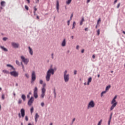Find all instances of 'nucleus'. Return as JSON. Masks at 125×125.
Segmentation results:
<instances>
[{
    "mask_svg": "<svg viewBox=\"0 0 125 125\" xmlns=\"http://www.w3.org/2000/svg\"><path fill=\"white\" fill-rule=\"evenodd\" d=\"M88 28H85V31H87V30H88Z\"/></svg>",
    "mask_w": 125,
    "mask_h": 125,
    "instance_id": "338daca9",
    "label": "nucleus"
},
{
    "mask_svg": "<svg viewBox=\"0 0 125 125\" xmlns=\"http://www.w3.org/2000/svg\"><path fill=\"white\" fill-rule=\"evenodd\" d=\"M70 21H71V20L68 21H67V25H68V26H69L70 25Z\"/></svg>",
    "mask_w": 125,
    "mask_h": 125,
    "instance_id": "a18cd8bd",
    "label": "nucleus"
},
{
    "mask_svg": "<svg viewBox=\"0 0 125 125\" xmlns=\"http://www.w3.org/2000/svg\"><path fill=\"white\" fill-rule=\"evenodd\" d=\"M62 46H66V39H64L62 42Z\"/></svg>",
    "mask_w": 125,
    "mask_h": 125,
    "instance_id": "f8f14e48",
    "label": "nucleus"
},
{
    "mask_svg": "<svg viewBox=\"0 0 125 125\" xmlns=\"http://www.w3.org/2000/svg\"><path fill=\"white\" fill-rule=\"evenodd\" d=\"M37 19H40V17H39V16H37Z\"/></svg>",
    "mask_w": 125,
    "mask_h": 125,
    "instance_id": "774afa93",
    "label": "nucleus"
},
{
    "mask_svg": "<svg viewBox=\"0 0 125 125\" xmlns=\"http://www.w3.org/2000/svg\"><path fill=\"white\" fill-rule=\"evenodd\" d=\"M16 63L17 65H20V62H19V61H16Z\"/></svg>",
    "mask_w": 125,
    "mask_h": 125,
    "instance_id": "58836bf2",
    "label": "nucleus"
},
{
    "mask_svg": "<svg viewBox=\"0 0 125 125\" xmlns=\"http://www.w3.org/2000/svg\"><path fill=\"white\" fill-rule=\"evenodd\" d=\"M21 58L22 60V62H24L25 65H27V64H28L29 62V59L25 58V57H24L23 56H21Z\"/></svg>",
    "mask_w": 125,
    "mask_h": 125,
    "instance_id": "39448f33",
    "label": "nucleus"
},
{
    "mask_svg": "<svg viewBox=\"0 0 125 125\" xmlns=\"http://www.w3.org/2000/svg\"><path fill=\"white\" fill-rule=\"evenodd\" d=\"M21 113L22 117L24 118V117H25V109H24V108H22L21 110Z\"/></svg>",
    "mask_w": 125,
    "mask_h": 125,
    "instance_id": "9b49d317",
    "label": "nucleus"
},
{
    "mask_svg": "<svg viewBox=\"0 0 125 125\" xmlns=\"http://www.w3.org/2000/svg\"><path fill=\"white\" fill-rule=\"evenodd\" d=\"M27 98H30V95H27Z\"/></svg>",
    "mask_w": 125,
    "mask_h": 125,
    "instance_id": "e2e57ef3",
    "label": "nucleus"
},
{
    "mask_svg": "<svg viewBox=\"0 0 125 125\" xmlns=\"http://www.w3.org/2000/svg\"><path fill=\"white\" fill-rule=\"evenodd\" d=\"M33 102H34V97H31L28 102V106H32V104H33Z\"/></svg>",
    "mask_w": 125,
    "mask_h": 125,
    "instance_id": "1a4fd4ad",
    "label": "nucleus"
},
{
    "mask_svg": "<svg viewBox=\"0 0 125 125\" xmlns=\"http://www.w3.org/2000/svg\"><path fill=\"white\" fill-rule=\"evenodd\" d=\"M7 67H10L11 69L14 70V67H13V66L10 64H7Z\"/></svg>",
    "mask_w": 125,
    "mask_h": 125,
    "instance_id": "b1692460",
    "label": "nucleus"
},
{
    "mask_svg": "<svg viewBox=\"0 0 125 125\" xmlns=\"http://www.w3.org/2000/svg\"><path fill=\"white\" fill-rule=\"evenodd\" d=\"M101 124H102V119H101L100 122L98 123V125H101Z\"/></svg>",
    "mask_w": 125,
    "mask_h": 125,
    "instance_id": "72a5a7b5",
    "label": "nucleus"
},
{
    "mask_svg": "<svg viewBox=\"0 0 125 125\" xmlns=\"http://www.w3.org/2000/svg\"><path fill=\"white\" fill-rule=\"evenodd\" d=\"M84 22V18L83 17L82 18V20L80 21V26H82L83 25V23Z\"/></svg>",
    "mask_w": 125,
    "mask_h": 125,
    "instance_id": "f3484780",
    "label": "nucleus"
},
{
    "mask_svg": "<svg viewBox=\"0 0 125 125\" xmlns=\"http://www.w3.org/2000/svg\"><path fill=\"white\" fill-rule=\"evenodd\" d=\"M112 116H113V113H111L109 118V120L111 121L112 120Z\"/></svg>",
    "mask_w": 125,
    "mask_h": 125,
    "instance_id": "37998d69",
    "label": "nucleus"
},
{
    "mask_svg": "<svg viewBox=\"0 0 125 125\" xmlns=\"http://www.w3.org/2000/svg\"><path fill=\"white\" fill-rule=\"evenodd\" d=\"M91 81H92V78L90 77L88 79L87 85H89V83H91Z\"/></svg>",
    "mask_w": 125,
    "mask_h": 125,
    "instance_id": "2eb2a0df",
    "label": "nucleus"
},
{
    "mask_svg": "<svg viewBox=\"0 0 125 125\" xmlns=\"http://www.w3.org/2000/svg\"><path fill=\"white\" fill-rule=\"evenodd\" d=\"M92 58H93V59H95V55H93Z\"/></svg>",
    "mask_w": 125,
    "mask_h": 125,
    "instance_id": "6e6d98bb",
    "label": "nucleus"
},
{
    "mask_svg": "<svg viewBox=\"0 0 125 125\" xmlns=\"http://www.w3.org/2000/svg\"><path fill=\"white\" fill-rule=\"evenodd\" d=\"M72 18H73V14H72L70 17V20H72Z\"/></svg>",
    "mask_w": 125,
    "mask_h": 125,
    "instance_id": "bf43d9fd",
    "label": "nucleus"
},
{
    "mask_svg": "<svg viewBox=\"0 0 125 125\" xmlns=\"http://www.w3.org/2000/svg\"><path fill=\"white\" fill-rule=\"evenodd\" d=\"M4 4H5V1H1V2H0V5H1V6H3V7H4L5 6V5Z\"/></svg>",
    "mask_w": 125,
    "mask_h": 125,
    "instance_id": "6ab92c4d",
    "label": "nucleus"
},
{
    "mask_svg": "<svg viewBox=\"0 0 125 125\" xmlns=\"http://www.w3.org/2000/svg\"><path fill=\"white\" fill-rule=\"evenodd\" d=\"M34 96L35 98H37L38 97V87H35L34 90Z\"/></svg>",
    "mask_w": 125,
    "mask_h": 125,
    "instance_id": "6e6552de",
    "label": "nucleus"
},
{
    "mask_svg": "<svg viewBox=\"0 0 125 125\" xmlns=\"http://www.w3.org/2000/svg\"><path fill=\"white\" fill-rule=\"evenodd\" d=\"M45 91H46V89L44 88H42V93H45Z\"/></svg>",
    "mask_w": 125,
    "mask_h": 125,
    "instance_id": "4be33fe9",
    "label": "nucleus"
},
{
    "mask_svg": "<svg viewBox=\"0 0 125 125\" xmlns=\"http://www.w3.org/2000/svg\"><path fill=\"white\" fill-rule=\"evenodd\" d=\"M2 99H4V95H2Z\"/></svg>",
    "mask_w": 125,
    "mask_h": 125,
    "instance_id": "13d9d810",
    "label": "nucleus"
},
{
    "mask_svg": "<svg viewBox=\"0 0 125 125\" xmlns=\"http://www.w3.org/2000/svg\"><path fill=\"white\" fill-rule=\"evenodd\" d=\"M35 81H36V72L32 71L31 75V83H34Z\"/></svg>",
    "mask_w": 125,
    "mask_h": 125,
    "instance_id": "423d86ee",
    "label": "nucleus"
},
{
    "mask_svg": "<svg viewBox=\"0 0 125 125\" xmlns=\"http://www.w3.org/2000/svg\"><path fill=\"white\" fill-rule=\"evenodd\" d=\"M28 49L29 50V53H30L31 55H33V50L31 48V47H28Z\"/></svg>",
    "mask_w": 125,
    "mask_h": 125,
    "instance_id": "dca6fc26",
    "label": "nucleus"
},
{
    "mask_svg": "<svg viewBox=\"0 0 125 125\" xmlns=\"http://www.w3.org/2000/svg\"><path fill=\"white\" fill-rule=\"evenodd\" d=\"M3 73H4V74H9V72H8V71L6 70H2Z\"/></svg>",
    "mask_w": 125,
    "mask_h": 125,
    "instance_id": "5701e85b",
    "label": "nucleus"
},
{
    "mask_svg": "<svg viewBox=\"0 0 125 125\" xmlns=\"http://www.w3.org/2000/svg\"><path fill=\"white\" fill-rule=\"evenodd\" d=\"M110 88H111V85H109L107 86L105 88V90L104 91H106V93L107 91H108V90H109V89H110Z\"/></svg>",
    "mask_w": 125,
    "mask_h": 125,
    "instance_id": "4468645a",
    "label": "nucleus"
},
{
    "mask_svg": "<svg viewBox=\"0 0 125 125\" xmlns=\"http://www.w3.org/2000/svg\"><path fill=\"white\" fill-rule=\"evenodd\" d=\"M105 93H106V91H103V92L101 93V97H103V94H105Z\"/></svg>",
    "mask_w": 125,
    "mask_h": 125,
    "instance_id": "c85d7f7f",
    "label": "nucleus"
},
{
    "mask_svg": "<svg viewBox=\"0 0 125 125\" xmlns=\"http://www.w3.org/2000/svg\"><path fill=\"white\" fill-rule=\"evenodd\" d=\"M21 65L23 71H25V68L24 67V64L21 62Z\"/></svg>",
    "mask_w": 125,
    "mask_h": 125,
    "instance_id": "473e14b6",
    "label": "nucleus"
},
{
    "mask_svg": "<svg viewBox=\"0 0 125 125\" xmlns=\"http://www.w3.org/2000/svg\"><path fill=\"white\" fill-rule=\"evenodd\" d=\"M97 33L98 36H99V35H100V29H98V30L97 31Z\"/></svg>",
    "mask_w": 125,
    "mask_h": 125,
    "instance_id": "2f4dec72",
    "label": "nucleus"
},
{
    "mask_svg": "<svg viewBox=\"0 0 125 125\" xmlns=\"http://www.w3.org/2000/svg\"><path fill=\"white\" fill-rule=\"evenodd\" d=\"M74 75H77V70L74 71Z\"/></svg>",
    "mask_w": 125,
    "mask_h": 125,
    "instance_id": "8fccbe9b",
    "label": "nucleus"
},
{
    "mask_svg": "<svg viewBox=\"0 0 125 125\" xmlns=\"http://www.w3.org/2000/svg\"><path fill=\"white\" fill-rule=\"evenodd\" d=\"M45 86H46V84L45 83H43L42 84V88H45Z\"/></svg>",
    "mask_w": 125,
    "mask_h": 125,
    "instance_id": "7c9ffc66",
    "label": "nucleus"
},
{
    "mask_svg": "<svg viewBox=\"0 0 125 125\" xmlns=\"http://www.w3.org/2000/svg\"><path fill=\"white\" fill-rule=\"evenodd\" d=\"M120 5H121V3H118V4L117 5V8H119L120 7Z\"/></svg>",
    "mask_w": 125,
    "mask_h": 125,
    "instance_id": "c03bdc74",
    "label": "nucleus"
},
{
    "mask_svg": "<svg viewBox=\"0 0 125 125\" xmlns=\"http://www.w3.org/2000/svg\"><path fill=\"white\" fill-rule=\"evenodd\" d=\"M21 103H22V100H19V102H18V104H21Z\"/></svg>",
    "mask_w": 125,
    "mask_h": 125,
    "instance_id": "ea45409f",
    "label": "nucleus"
},
{
    "mask_svg": "<svg viewBox=\"0 0 125 125\" xmlns=\"http://www.w3.org/2000/svg\"><path fill=\"white\" fill-rule=\"evenodd\" d=\"M39 118H40V115H39V114L38 113H36L35 114V122H36V123H37V122H38V119H39Z\"/></svg>",
    "mask_w": 125,
    "mask_h": 125,
    "instance_id": "ddd939ff",
    "label": "nucleus"
},
{
    "mask_svg": "<svg viewBox=\"0 0 125 125\" xmlns=\"http://www.w3.org/2000/svg\"><path fill=\"white\" fill-rule=\"evenodd\" d=\"M79 47H80V46H79V45H77V46H76V48H77V49H79Z\"/></svg>",
    "mask_w": 125,
    "mask_h": 125,
    "instance_id": "680f3d73",
    "label": "nucleus"
},
{
    "mask_svg": "<svg viewBox=\"0 0 125 125\" xmlns=\"http://www.w3.org/2000/svg\"><path fill=\"white\" fill-rule=\"evenodd\" d=\"M25 8L26 10H29V7H28V6L25 5Z\"/></svg>",
    "mask_w": 125,
    "mask_h": 125,
    "instance_id": "4c0bfd02",
    "label": "nucleus"
},
{
    "mask_svg": "<svg viewBox=\"0 0 125 125\" xmlns=\"http://www.w3.org/2000/svg\"><path fill=\"white\" fill-rule=\"evenodd\" d=\"M37 10H38V9H37V8H36V7H34V15H36V11H37Z\"/></svg>",
    "mask_w": 125,
    "mask_h": 125,
    "instance_id": "c756f323",
    "label": "nucleus"
},
{
    "mask_svg": "<svg viewBox=\"0 0 125 125\" xmlns=\"http://www.w3.org/2000/svg\"><path fill=\"white\" fill-rule=\"evenodd\" d=\"M54 94H55V96L56 97V92H55V89L54 90Z\"/></svg>",
    "mask_w": 125,
    "mask_h": 125,
    "instance_id": "de8ad7c7",
    "label": "nucleus"
},
{
    "mask_svg": "<svg viewBox=\"0 0 125 125\" xmlns=\"http://www.w3.org/2000/svg\"><path fill=\"white\" fill-rule=\"evenodd\" d=\"M117 97H118V96H115L111 102V104H112V105L110 108V111H113L115 107H116V106L118 105V102L116 101V100L117 99Z\"/></svg>",
    "mask_w": 125,
    "mask_h": 125,
    "instance_id": "f03ea898",
    "label": "nucleus"
},
{
    "mask_svg": "<svg viewBox=\"0 0 125 125\" xmlns=\"http://www.w3.org/2000/svg\"><path fill=\"white\" fill-rule=\"evenodd\" d=\"M6 40H7V38L4 37L3 38V41H6Z\"/></svg>",
    "mask_w": 125,
    "mask_h": 125,
    "instance_id": "09e8293b",
    "label": "nucleus"
},
{
    "mask_svg": "<svg viewBox=\"0 0 125 125\" xmlns=\"http://www.w3.org/2000/svg\"><path fill=\"white\" fill-rule=\"evenodd\" d=\"M40 84H42V83H43V81L42 80H40Z\"/></svg>",
    "mask_w": 125,
    "mask_h": 125,
    "instance_id": "c9c22d12",
    "label": "nucleus"
},
{
    "mask_svg": "<svg viewBox=\"0 0 125 125\" xmlns=\"http://www.w3.org/2000/svg\"><path fill=\"white\" fill-rule=\"evenodd\" d=\"M44 95H45V93H42L41 94V97L42 98H43L44 97Z\"/></svg>",
    "mask_w": 125,
    "mask_h": 125,
    "instance_id": "bb28decb",
    "label": "nucleus"
},
{
    "mask_svg": "<svg viewBox=\"0 0 125 125\" xmlns=\"http://www.w3.org/2000/svg\"><path fill=\"white\" fill-rule=\"evenodd\" d=\"M117 1H118V0H115L114 1V4L116 3H117Z\"/></svg>",
    "mask_w": 125,
    "mask_h": 125,
    "instance_id": "0e129e2a",
    "label": "nucleus"
},
{
    "mask_svg": "<svg viewBox=\"0 0 125 125\" xmlns=\"http://www.w3.org/2000/svg\"><path fill=\"white\" fill-rule=\"evenodd\" d=\"M90 0H87V3H88V2H90Z\"/></svg>",
    "mask_w": 125,
    "mask_h": 125,
    "instance_id": "052dcab7",
    "label": "nucleus"
},
{
    "mask_svg": "<svg viewBox=\"0 0 125 125\" xmlns=\"http://www.w3.org/2000/svg\"><path fill=\"white\" fill-rule=\"evenodd\" d=\"M25 119V121L26 122H28V121H29V119L28 118V116H26Z\"/></svg>",
    "mask_w": 125,
    "mask_h": 125,
    "instance_id": "e433bc0d",
    "label": "nucleus"
},
{
    "mask_svg": "<svg viewBox=\"0 0 125 125\" xmlns=\"http://www.w3.org/2000/svg\"><path fill=\"white\" fill-rule=\"evenodd\" d=\"M39 1H40V0H36V3H39Z\"/></svg>",
    "mask_w": 125,
    "mask_h": 125,
    "instance_id": "864d4df0",
    "label": "nucleus"
},
{
    "mask_svg": "<svg viewBox=\"0 0 125 125\" xmlns=\"http://www.w3.org/2000/svg\"><path fill=\"white\" fill-rule=\"evenodd\" d=\"M95 107V103H94V101H91L89 102L87 109H90V108H94Z\"/></svg>",
    "mask_w": 125,
    "mask_h": 125,
    "instance_id": "20e7f679",
    "label": "nucleus"
},
{
    "mask_svg": "<svg viewBox=\"0 0 125 125\" xmlns=\"http://www.w3.org/2000/svg\"><path fill=\"white\" fill-rule=\"evenodd\" d=\"M75 121H76V118H74L72 120V124L74 123V122H75Z\"/></svg>",
    "mask_w": 125,
    "mask_h": 125,
    "instance_id": "5fc2aeb1",
    "label": "nucleus"
},
{
    "mask_svg": "<svg viewBox=\"0 0 125 125\" xmlns=\"http://www.w3.org/2000/svg\"><path fill=\"white\" fill-rule=\"evenodd\" d=\"M67 73H68V71L65 70L63 75V78L65 83H68V82H69V80H70V75L69 74H67Z\"/></svg>",
    "mask_w": 125,
    "mask_h": 125,
    "instance_id": "7ed1b4c3",
    "label": "nucleus"
},
{
    "mask_svg": "<svg viewBox=\"0 0 125 125\" xmlns=\"http://www.w3.org/2000/svg\"><path fill=\"white\" fill-rule=\"evenodd\" d=\"M51 56H52V59H53V58H54L53 53H52V54H51Z\"/></svg>",
    "mask_w": 125,
    "mask_h": 125,
    "instance_id": "3c124183",
    "label": "nucleus"
},
{
    "mask_svg": "<svg viewBox=\"0 0 125 125\" xmlns=\"http://www.w3.org/2000/svg\"><path fill=\"white\" fill-rule=\"evenodd\" d=\"M25 76L27 78V79L29 78V76L28 75V74H25Z\"/></svg>",
    "mask_w": 125,
    "mask_h": 125,
    "instance_id": "a19ab883",
    "label": "nucleus"
},
{
    "mask_svg": "<svg viewBox=\"0 0 125 125\" xmlns=\"http://www.w3.org/2000/svg\"><path fill=\"white\" fill-rule=\"evenodd\" d=\"M12 46L14 47V48H18L19 47V43H15L14 42H12L11 43Z\"/></svg>",
    "mask_w": 125,
    "mask_h": 125,
    "instance_id": "9d476101",
    "label": "nucleus"
},
{
    "mask_svg": "<svg viewBox=\"0 0 125 125\" xmlns=\"http://www.w3.org/2000/svg\"><path fill=\"white\" fill-rule=\"evenodd\" d=\"M71 1H72V0H67L66 1V4H69L71 3Z\"/></svg>",
    "mask_w": 125,
    "mask_h": 125,
    "instance_id": "a878e982",
    "label": "nucleus"
},
{
    "mask_svg": "<svg viewBox=\"0 0 125 125\" xmlns=\"http://www.w3.org/2000/svg\"><path fill=\"white\" fill-rule=\"evenodd\" d=\"M10 74L11 76L15 77V78H16V77H18V72H16V71L11 72Z\"/></svg>",
    "mask_w": 125,
    "mask_h": 125,
    "instance_id": "0eeeda50",
    "label": "nucleus"
},
{
    "mask_svg": "<svg viewBox=\"0 0 125 125\" xmlns=\"http://www.w3.org/2000/svg\"><path fill=\"white\" fill-rule=\"evenodd\" d=\"M75 26H76V21H74L73 23V27L72 29H75Z\"/></svg>",
    "mask_w": 125,
    "mask_h": 125,
    "instance_id": "cd10ccee",
    "label": "nucleus"
},
{
    "mask_svg": "<svg viewBox=\"0 0 125 125\" xmlns=\"http://www.w3.org/2000/svg\"><path fill=\"white\" fill-rule=\"evenodd\" d=\"M0 48H1V49H3L4 50V51H8L7 49H6V48H5L3 46H0Z\"/></svg>",
    "mask_w": 125,
    "mask_h": 125,
    "instance_id": "aec40b11",
    "label": "nucleus"
},
{
    "mask_svg": "<svg viewBox=\"0 0 125 125\" xmlns=\"http://www.w3.org/2000/svg\"><path fill=\"white\" fill-rule=\"evenodd\" d=\"M21 98L23 100V101H26V96H25V95L22 94L21 95Z\"/></svg>",
    "mask_w": 125,
    "mask_h": 125,
    "instance_id": "a211bd4d",
    "label": "nucleus"
},
{
    "mask_svg": "<svg viewBox=\"0 0 125 125\" xmlns=\"http://www.w3.org/2000/svg\"><path fill=\"white\" fill-rule=\"evenodd\" d=\"M30 112H31V114H33V112H34V107H32L30 109Z\"/></svg>",
    "mask_w": 125,
    "mask_h": 125,
    "instance_id": "393cba45",
    "label": "nucleus"
},
{
    "mask_svg": "<svg viewBox=\"0 0 125 125\" xmlns=\"http://www.w3.org/2000/svg\"><path fill=\"white\" fill-rule=\"evenodd\" d=\"M111 123V120H109L108 121V125H110V123Z\"/></svg>",
    "mask_w": 125,
    "mask_h": 125,
    "instance_id": "603ef678",
    "label": "nucleus"
},
{
    "mask_svg": "<svg viewBox=\"0 0 125 125\" xmlns=\"http://www.w3.org/2000/svg\"><path fill=\"white\" fill-rule=\"evenodd\" d=\"M41 106H42V107H43V106H44V103H41Z\"/></svg>",
    "mask_w": 125,
    "mask_h": 125,
    "instance_id": "49530a36",
    "label": "nucleus"
},
{
    "mask_svg": "<svg viewBox=\"0 0 125 125\" xmlns=\"http://www.w3.org/2000/svg\"><path fill=\"white\" fill-rule=\"evenodd\" d=\"M99 22H101V19L99 18L97 21V24L98 25L99 24Z\"/></svg>",
    "mask_w": 125,
    "mask_h": 125,
    "instance_id": "f704fd0d",
    "label": "nucleus"
},
{
    "mask_svg": "<svg viewBox=\"0 0 125 125\" xmlns=\"http://www.w3.org/2000/svg\"><path fill=\"white\" fill-rule=\"evenodd\" d=\"M56 8L57 9H59V1L58 0L57 1Z\"/></svg>",
    "mask_w": 125,
    "mask_h": 125,
    "instance_id": "412c9836",
    "label": "nucleus"
},
{
    "mask_svg": "<svg viewBox=\"0 0 125 125\" xmlns=\"http://www.w3.org/2000/svg\"><path fill=\"white\" fill-rule=\"evenodd\" d=\"M81 52L82 53H83V52H84V49H82Z\"/></svg>",
    "mask_w": 125,
    "mask_h": 125,
    "instance_id": "4d7b16f0",
    "label": "nucleus"
},
{
    "mask_svg": "<svg viewBox=\"0 0 125 125\" xmlns=\"http://www.w3.org/2000/svg\"><path fill=\"white\" fill-rule=\"evenodd\" d=\"M28 3H30V0H26Z\"/></svg>",
    "mask_w": 125,
    "mask_h": 125,
    "instance_id": "69168bd1",
    "label": "nucleus"
},
{
    "mask_svg": "<svg viewBox=\"0 0 125 125\" xmlns=\"http://www.w3.org/2000/svg\"><path fill=\"white\" fill-rule=\"evenodd\" d=\"M51 75H54V69L50 68L47 72L46 75V82H49L50 81V77Z\"/></svg>",
    "mask_w": 125,
    "mask_h": 125,
    "instance_id": "f257e3e1",
    "label": "nucleus"
},
{
    "mask_svg": "<svg viewBox=\"0 0 125 125\" xmlns=\"http://www.w3.org/2000/svg\"><path fill=\"white\" fill-rule=\"evenodd\" d=\"M112 116H113V113H111L109 118V120L111 121L112 120Z\"/></svg>",
    "mask_w": 125,
    "mask_h": 125,
    "instance_id": "79ce46f5",
    "label": "nucleus"
}]
</instances>
